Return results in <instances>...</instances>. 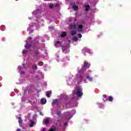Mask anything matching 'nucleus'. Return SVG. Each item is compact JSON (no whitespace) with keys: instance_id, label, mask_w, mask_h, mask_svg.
<instances>
[{"instance_id":"obj_1","label":"nucleus","mask_w":131,"mask_h":131,"mask_svg":"<svg viewBox=\"0 0 131 131\" xmlns=\"http://www.w3.org/2000/svg\"><path fill=\"white\" fill-rule=\"evenodd\" d=\"M85 67L88 69L90 68V67H91V63L86 62V61H84L83 66L81 67V70L78 71V74L83 73V72L86 70V69L84 68Z\"/></svg>"},{"instance_id":"obj_2","label":"nucleus","mask_w":131,"mask_h":131,"mask_svg":"<svg viewBox=\"0 0 131 131\" xmlns=\"http://www.w3.org/2000/svg\"><path fill=\"white\" fill-rule=\"evenodd\" d=\"M30 40H31V37H29L28 40L26 41L27 45L25 46V47L28 50H29V49H30L32 47L31 43H29V42H30Z\"/></svg>"},{"instance_id":"obj_3","label":"nucleus","mask_w":131,"mask_h":131,"mask_svg":"<svg viewBox=\"0 0 131 131\" xmlns=\"http://www.w3.org/2000/svg\"><path fill=\"white\" fill-rule=\"evenodd\" d=\"M71 6H72V8L73 10H74V11H77V10H78V6L75 5V2L72 3L71 4Z\"/></svg>"},{"instance_id":"obj_4","label":"nucleus","mask_w":131,"mask_h":131,"mask_svg":"<svg viewBox=\"0 0 131 131\" xmlns=\"http://www.w3.org/2000/svg\"><path fill=\"white\" fill-rule=\"evenodd\" d=\"M64 116H66V118L68 119V120H69L70 118H71V116L69 112H67L64 113Z\"/></svg>"},{"instance_id":"obj_5","label":"nucleus","mask_w":131,"mask_h":131,"mask_svg":"<svg viewBox=\"0 0 131 131\" xmlns=\"http://www.w3.org/2000/svg\"><path fill=\"white\" fill-rule=\"evenodd\" d=\"M77 95L78 97H81L83 95V93L81 92L80 91H79V89H77V92H76Z\"/></svg>"},{"instance_id":"obj_6","label":"nucleus","mask_w":131,"mask_h":131,"mask_svg":"<svg viewBox=\"0 0 131 131\" xmlns=\"http://www.w3.org/2000/svg\"><path fill=\"white\" fill-rule=\"evenodd\" d=\"M55 105H59V102H58V99H55L53 101L52 105L55 106Z\"/></svg>"},{"instance_id":"obj_7","label":"nucleus","mask_w":131,"mask_h":131,"mask_svg":"<svg viewBox=\"0 0 131 131\" xmlns=\"http://www.w3.org/2000/svg\"><path fill=\"white\" fill-rule=\"evenodd\" d=\"M77 26H76V25H75V24H72L71 25H70V28L71 29H76L77 28Z\"/></svg>"},{"instance_id":"obj_8","label":"nucleus","mask_w":131,"mask_h":131,"mask_svg":"<svg viewBox=\"0 0 131 131\" xmlns=\"http://www.w3.org/2000/svg\"><path fill=\"white\" fill-rule=\"evenodd\" d=\"M18 123L19 124V126L22 127V123H23V120H22V118H21V117H18Z\"/></svg>"},{"instance_id":"obj_9","label":"nucleus","mask_w":131,"mask_h":131,"mask_svg":"<svg viewBox=\"0 0 131 131\" xmlns=\"http://www.w3.org/2000/svg\"><path fill=\"white\" fill-rule=\"evenodd\" d=\"M41 103L42 105H45L46 103H47V100L45 98H42L41 99Z\"/></svg>"},{"instance_id":"obj_10","label":"nucleus","mask_w":131,"mask_h":131,"mask_svg":"<svg viewBox=\"0 0 131 131\" xmlns=\"http://www.w3.org/2000/svg\"><path fill=\"white\" fill-rule=\"evenodd\" d=\"M30 124L29 126L30 127H32V126H33V125H34V122L33 121H32V120H30Z\"/></svg>"},{"instance_id":"obj_11","label":"nucleus","mask_w":131,"mask_h":131,"mask_svg":"<svg viewBox=\"0 0 131 131\" xmlns=\"http://www.w3.org/2000/svg\"><path fill=\"white\" fill-rule=\"evenodd\" d=\"M67 35V33L66 32H63V33H62L60 35L61 37H65Z\"/></svg>"},{"instance_id":"obj_12","label":"nucleus","mask_w":131,"mask_h":131,"mask_svg":"<svg viewBox=\"0 0 131 131\" xmlns=\"http://www.w3.org/2000/svg\"><path fill=\"white\" fill-rule=\"evenodd\" d=\"M110 101V102H113V97L112 96H108L107 100Z\"/></svg>"},{"instance_id":"obj_13","label":"nucleus","mask_w":131,"mask_h":131,"mask_svg":"<svg viewBox=\"0 0 131 131\" xmlns=\"http://www.w3.org/2000/svg\"><path fill=\"white\" fill-rule=\"evenodd\" d=\"M103 101H104V102H106V101H108V99H107V95H103Z\"/></svg>"},{"instance_id":"obj_14","label":"nucleus","mask_w":131,"mask_h":131,"mask_svg":"<svg viewBox=\"0 0 131 131\" xmlns=\"http://www.w3.org/2000/svg\"><path fill=\"white\" fill-rule=\"evenodd\" d=\"M71 35H75L76 34V31L72 30L71 31Z\"/></svg>"},{"instance_id":"obj_15","label":"nucleus","mask_w":131,"mask_h":131,"mask_svg":"<svg viewBox=\"0 0 131 131\" xmlns=\"http://www.w3.org/2000/svg\"><path fill=\"white\" fill-rule=\"evenodd\" d=\"M46 96L48 98H50L51 97V92H50V91H48L46 93Z\"/></svg>"},{"instance_id":"obj_16","label":"nucleus","mask_w":131,"mask_h":131,"mask_svg":"<svg viewBox=\"0 0 131 131\" xmlns=\"http://www.w3.org/2000/svg\"><path fill=\"white\" fill-rule=\"evenodd\" d=\"M86 78L89 79V81H93V78L90 77V76H87Z\"/></svg>"},{"instance_id":"obj_17","label":"nucleus","mask_w":131,"mask_h":131,"mask_svg":"<svg viewBox=\"0 0 131 131\" xmlns=\"http://www.w3.org/2000/svg\"><path fill=\"white\" fill-rule=\"evenodd\" d=\"M73 40H74V41H77V40H78V38L74 36L73 38Z\"/></svg>"},{"instance_id":"obj_18","label":"nucleus","mask_w":131,"mask_h":131,"mask_svg":"<svg viewBox=\"0 0 131 131\" xmlns=\"http://www.w3.org/2000/svg\"><path fill=\"white\" fill-rule=\"evenodd\" d=\"M32 69L36 70L37 69V66L36 64H34L32 66Z\"/></svg>"},{"instance_id":"obj_19","label":"nucleus","mask_w":131,"mask_h":131,"mask_svg":"<svg viewBox=\"0 0 131 131\" xmlns=\"http://www.w3.org/2000/svg\"><path fill=\"white\" fill-rule=\"evenodd\" d=\"M49 122H50V120H49V119H46L45 120V124H49Z\"/></svg>"},{"instance_id":"obj_20","label":"nucleus","mask_w":131,"mask_h":131,"mask_svg":"<svg viewBox=\"0 0 131 131\" xmlns=\"http://www.w3.org/2000/svg\"><path fill=\"white\" fill-rule=\"evenodd\" d=\"M56 114L58 116V118H60V117H61V112H57Z\"/></svg>"},{"instance_id":"obj_21","label":"nucleus","mask_w":131,"mask_h":131,"mask_svg":"<svg viewBox=\"0 0 131 131\" xmlns=\"http://www.w3.org/2000/svg\"><path fill=\"white\" fill-rule=\"evenodd\" d=\"M54 6L55 5L53 4H50V5H49V8L50 9H53Z\"/></svg>"},{"instance_id":"obj_22","label":"nucleus","mask_w":131,"mask_h":131,"mask_svg":"<svg viewBox=\"0 0 131 131\" xmlns=\"http://www.w3.org/2000/svg\"><path fill=\"white\" fill-rule=\"evenodd\" d=\"M89 9H90V5L85 6V11H89Z\"/></svg>"},{"instance_id":"obj_23","label":"nucleus","mask_w":131,"mask_h":131,"mask_svg":"<svg viewBox=\"0 0 131 131\" xmlns=\"http://www.w3.org/2000/svg\"><path fill=\"white\" fill-rule=\"evenodd\" d=\"M57 130V129L56 128H52L50 129H49L48 131H56Z\"/></svg>"},{"instance_id":"obj_24","label":"nucleus","mask_w":131,"mask_h":131,"mask_svg":"<svg viewBox=\"0 0 131 131\" xmlns=\"http://www.w3.org/2000/svg\"><path fill=\"white\" fill-rule=\"evenodd\" d=\"M78 28L79 29H82L83 28V26L81 25H80L78 26Z\"/></svg>"},{"instance_id":"obj_25","label":"nucleus","mask_w":131,"mask_h":131,"mask_svg":"<svg viewBox=\"0 0 131 131\" xmlns=\"http://www.w3.org/2000/svg\"><path fill=\"white\" fill-rule=\"evenodd\" d=\"M27 53V51L26 50H24L23 51V54H24V55H25V54H26Z\"/></svg>"},{"instance_id":"obj_26","label":"nucleus","mask_w":131,"mask_h":131,"mask_svg":"<svg viewBox=\"0 0 131 131\" xmlns=\"http://www.w3.org/2000/svg\"><path fill=\"white\" fill-rule=\"evenodd\" d=\"M59 3H56L54 7H55L56 8H58L59 7Z\"/></svg>"},{"instance_id":"obj_27","label":"nucleus","mask_w":131,"mask_h":131,"mask_svg":"<svg viewBox=\"0 0 131 131\" xmlns=\"http://www.w3.org/2000/svg\"><path fill=\"white\" fill-rule=\"evenodd\" d=\"M78 36L79 38H81L82 37V35H81V34H79L78 35Z\"/></svg>"},{"instance_id":"obj_28","label":"nucleus","mask_w":131,"mask_h":131,"mask_svg":"<svg viewBox=\"0 0 131 131\" xmlns=\"http://www.w3.org/2000/svg\"><path fill=\"white\" fill-rule=\"evenodd\" d=\"M35 55H37L38 54H39V52L37 50L35 51Z\"/></svg>"},{"instance_id":"obj_29","label":"nucleus","mask_w":131,"mask_h":131,"mask_svg":"<svg viewBox=\"0 0 131 131\" xmlns=\"http://www.w3.org/2000/svg\"><path fill=\"white\" fill-rule=\"evenodd\" d=\"M64 99V101H67V100H68L69 98H68V96H66Z\"/></svg>"},{"instance_id":"obj_30","label":"nucleus","mask_w":131,"mask_h":131,"mask_svg":"<svg viewBox=\"0 0 131 131\" xmlns=\"http://www.w3.org/2000/svg\"><path fill=\"white\" fill-rule=\"evenodd\" d=\"M16 131H21V129L20 128H17Z\"/></svg>"},{"instance_id":"obj_31","label":"nucleus","mask_w":131,"mask_h":131,"mask_svg":"<svg viewBox=\"0 0 131 131\" xmlns=\"http://www.w3.org/2000/svg\"><path fill=\"white\" fill-rule=\"evenodd\" d=\"M79 32L82 31V29L79 30Z\"/></svg>"},{"instance_id":"obj_32","label":"nucleus","mask_w":131,"mask_h":131,"mask_svg":"<svg viewBox=\"0 0 131 131\" xmlns=\"http://www.w3.org/2000/svg\"><path fill=\"white\" fill-rule=\"evenodd\" d=\"M56 42L57 43H59L60 42V41H57Z\"/></svg>"},{"instance_id":"obj_33","label":"nucleus","mask_w":131,"mask_h":131,"mask_svg":"<svg viewBox=\"0 0 131 131\" xmlns=\"http://www.w3.org/2000/svg\"><path fill=\"white\" fill-rule=\"evenodd\" d=\"M69 42H71V40H69Z\"/></svg>"},{"instance_id":"obj_34","label":"nucleus","mask_w":131,"mask_h":131,"mask_svg":"<svg viewBox=\"0 0 131 131\" xmlns=\"http://www.w3.org/2000/svg\"><path fill=\"white\" fill-rule=\"evenodd\" d=\"M42 131H46V130L45 129V128H43Z\"/></svg>"},{"instance_id":"obj_35","label":"nucleus","mask_w":131,"mask_h":131,"mask_svg":"<svg viewBox=\"0 0 131 131\" xmlns=\"http://www.w3.org/2000/svg\"><path fill=\"white\" fill-rule=\"evenodd\" d=\"M21 73L23 74L24 73V72H21Z\"/></svg>"},{"instance_id":"obj_36","label":"nucleus","mask_w":131,"mask_h":131,"mask_svg":"<svg viewBox=\"0 0 131 131\" xmlns=\"http://www.w3.org/2000/svg\"><path fill=\"white\" fill-rule=\"evenodd\" d=\"M40 115H43L41 114V112L40 113Z\"/></svg>"},{"instance_id":"obj_37","label":"nucleus","mask_w":131,"mask_h":131,"mask_svg":"<svg viewBox=\"0 0 131 131\" xmlns=\"http://www.w3.org/2000/svg\"><path fill=\"white\" fill-rule=\"evenodd\" d=\"M50 28H54V27H50Z\"/></svg>"},{"instance_id":"obj_38","label":"nucleus","mask_w":131,"mask_h":131,"mask_svg":"<svg viewBox=\"0 0 131 131\" xmlns=\"http://www.w3.org/2000/svg\"><path fill=\"white\" fill-rule=\"evenodd\" d=\"M81 79H82V77H81Z\"/></svg>"}]
</instances>
